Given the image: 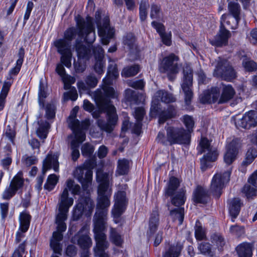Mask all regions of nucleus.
<instances>
[{
    "instance_id": "nucleus-1",
    "label": "nucleus",
    "mask_w": 257,
    "mask_h": 257,
    "mask_svg": "<svg viewBox=\"0 0 257 257\" xmlns=\"http://www.w3.org/2000/svg\"><path fill=\"white\" fill-rule=\"evenodd\" d=\"M109 186H99L96 212L94 215L93 229L96 245L93 250L95 256L109 257L105 252L108 246L106 235L104 233L107 219L108 209L110 205L111 189L107 192Z\"/></svg>"
},
{
    "instance_id": "nucleus-2",
    "label": "nucleus",
    "mask_w": 257,
    "mask_h": 257,
    "mask_svg": "<svg viewBox=\"0 0 257 257\" xmlns=\"http://www.w3.org/2000/svg\"><path fill=\"white\" fill-rule=\"evenodd\" d=\"M118 76L116 64L114 63L110 64L108 67L107 77L103 79L102 89L106 97L101 98L99 102L100 109L106 113L107 121L101 119L97 121L100 128L108 133L113 131L118 119L116 109L110 100V98L117 97V93L110 86L113 79H116Z\"/></svg>"
},
{
    "instance_id": "nucleus-3",
    "label": "nucleus",
    "mask_w": 257,
    "mask_h": 257,
    "mask_svg": "<svg viewBox=\"0 0 257 257\" xmlns=\"http://www.w3.org/2000/svg\"><path fill=\"white\" fill-rule=\"evenodd\" d=\"M240 147V141L237 138L233 139L226 147V152L224 155V161L227 168L214 175L210 185V192L217 198L220 197L222 189L230 180L232 171L231 164L236 159Z\"/></svg>"
},
{
    "instance_id": "nucleus-4",
    "label": "nucleus",
    "mask_w": 257,
    "mask_h": 257,
    "mask_svg": "<svg viewBox=\"0 0 257 257\" xmlns=\"http://www.w3.org/2000/svg\"><path fill=\"white\" fill-rule=\"evenodd\" d=\"M77 28L74 27L67 29L64 34V39L69 42L78 35L80 39H84L86 43L92 44L95 40L96 35L93 19L87 16L85 19L78 16L76 18Z\"/></svg>"
},
{
    "instance_id": "nucleus-5",
    "label": "nucleus",
    "mask_w": 257,
    "mask_h": 257,
    "mask_svg": "<svg viewBox=\"0 0 257 257\" xmlns=\"http://www.w3.org/2000/svg\"><path fill=\"white\" fill-rule=\"evenodd\" d=\"M165 130L166 136L162 132L158 133L156 138L158 143L164 146L190 144L191 135L183 127L169 126L165 127Z\"/></svg>"
},
{
    "instance_id": "nucleus-6",
    "label": "nucleus",
    "mask_w": 257,
    "mask_h": 257,
    "mask_svg": "<svg viewBox=\"0 0 257 257\" xmlns=\"http://www.w3.org/2000/svg\"><path fill=\"white\" fill-rule=\"evenodd\" d=\"M95 166V161L89 159L82 165L77 167L73 172L74 177L82 184L84 189H87L91 185L92 169Z\"/></svg>"
},
{
    "instance_id": "nucleus-7",
    "label": "nucleus",
    "mask_w": 257,
    "mask_h": 257,
    "mask_svg": "<svg viewBox=\"0 0 257 257\" xmlns=\"http://www.w3.org/2000/svg\"><path fill=\"white\" fill-rule=\"evenodd\" d=\"M179 57L174 53L164 57L159 64L160 72L166 73L167 77L170 81H173L179 73V66L178 62Z\"/></svg>"
},
{
    "instance_id": "nucleus-8",
    "label": "nucleus",
    "mask_w": 257,
    "mask_h": 257,
    "mask_svg": "<svg viewBox=\"0 0 257 257\" xmlns=\"http://www.w3.org/2000/svg\"><path fill=\"white\" fill-rule=\"evenodd\" d=\"M67 218V214L64 213L58 212L56 216L55 222L57 225V231L53 232L50 241V246L55 253H60L62 249L60 241L63 238L62 232L65 231L67 228L65 223Z\"/></svg>"
},
{
    "instance_id": "nucleus-9",
    "label": "nucleus",
    "mask_w": 257,
    "mask_h": 257,
    "mask_svg": "<svg viewBox=\"0 0 257 257\" xmlns=\"http://www.w3.org/2000/svg\"><path fill=\"white\" fill-rule=\"evenodd\" d=\"M213 75L223 80L230 81L236 78V73L229 61L218 58Z\"/></svg>"
},
{
    "instance_id": "nucleus-10",
    "label": "nucleus",
    "mask_w": 257,
    "mask_h": 257,
    "mask_svg": "<svg viewBox=\"0 0 257 257\" xmlns=\"http://www.w3.org/2000/svg\"><path fill=\"white\" fill-rule=\"evenodd\" d=\"M183 80L181 84V88L184 94V100L187 105L191 103L193 97L192 90L193 87V70L188 65L183 68Z\"/></svg>"
},
{
    "instance_id": "nucleus-11",
    "label": "nucleus",
    "mask_w": 257,
    "mask_h": 257,
    "mask_svg": "<svg viewBox=\"0 0 257 257\" xmlns=\"http://www.w3.org/2000/svg\"><path fill=\"white\" fill-rule=\"evenodd\" d=\"M200 154L207 152L200 160L201 169L204 171L209 166L208 163L215 161L218 157V153L211 147L209 141L205 138H202L199 143Z\"/></svg>"
},
{
    "instance_id": "nucleus-12",
    "label": "nucleus",
    "mask_w": 257,
    "mask_h": 257,
    "mask_svg": "<svg viewBox=\"0 0 257 257\" xmlns=\"http://www.w3.org/2000/svg\"><path fill=\"white\" fill-rule=\"evenodd\" d=\"M54 45L57 48V52L61 55V63L66 67L70 68L71 66L72 56L71 43L64 38L59 39L54 42Z\"/></svg>"
},
{
    "instance_id": "nucleus-13",
    "label": "nucleus",
    "mask_w": 257,
    "mask_h": 257,
    "mask_svg": "<svg viewBox=\"0 0 257 257\" xmlns=\"http://www.w3.org/2000/svg\"><path fill=\"white\" fill-rule=\"evenodd\" d=\"M96 25L98 29V34L101 38V41L103 45H108L110 40L114 35V30L111 28L109 24V19L108 17H105L102 20H98L96 17Z\"/></svg>"
},
{
    "instance_id": "nucleus-14",
    "label": "nucleus",
    "mask_w": 257,
    "mask_h": 257,
    "mask_svg": "<svg viewBox=\"0 0 257 257\" xmlns=\"http://www.w3.org/2000/svg\"><path fill=\"white\" fill-rule=\"evenodd\" d=\"M94 204L89 197L82 198L79 199V203L76 205L73 214L74 220L79 219L83 212L86 216H89L94 209Z\"/></svg>"
},
{
    "instance_id": "nucleus-15",
    "label": "nucleus",
    "mask_w": 257,
    "mask_h": 257,
    "mask_svg": "<svg viewBox=\"0 0 257 257\" xmlns=\"http://www.w3.org/2000/svg\"><path fill=\"white\" fill-rule=\"evenodd\" d=\"M24 184V180L22 172H18L11 180L10 185L3 193L2 197L5 200H10L21 189Z\"/></svg>"
},
{
    "instance_id": "nucleus-16",
    "label": "nucleus",
    "mask_w": 257,
    "mask_h": 257,
    "mask_svg": "<svg viewBox=\"0 0 257 257\" xmlns=\"http://www.w3.org/2000/svg\"><path fill=\"white\" fill-rule=\"evenodd\" d=\"M89 227L88 225H85L73 237L72 241L74 243L77 241V244L81 248L86 249L92 245V240L89 236Z\"/></svg>"
},
{
    "instance_id": "nucleus-17",
    "label": "nucleus",
    "mask_w": 257,
    "mask_h": 257,
    "mask_svg": "<svg viewBox=\"0 0 257 257\" xmlns=\"http://www.w3.org/2000/svg\"><path fill=\"white\" fill-rule=\"evenodd\" d=\"M227 17V16L226 14H223L221 16L220 21L221 26L219 32L214 39L211 41L212 44L217 47L226 45L228 42V39L230 37L229 31L225 29L223 26Z\"/></svg>"
},
{
    "instance_id": "nucleus-18",
    "label": "nucleus",
    "mask_w": 257,
    "mask_h": 257,
    "mask_svg": "<svg viewBox=\"0 0 257 257\" xmlns=\"http://www.w3.org/2000/svg\"><path fill=\"white\" fill-rule=\"evenodd\" d=\"M236 125L245 129H249L257 125V111L250 110L245 112L242 118L236 122Z\"/></svg>"
},
{
    "instance_id": "nucleus-19",
    "label": "nucleus",
    "mask_w": 257,
    "mask_h": 257,
    "mask_svg": "<svg viewBox=\"0 0 257 257\" xmlns=\"http://www.w3.org/2000/svg\"><path fill=\"white\" fill-rule=\"evenodd\" d=\"M73 199L69 197L67 188H64L62 193L60 194L58 203V212L68 214L69 208L73 204Z\"/></svg>"
},
{
    "instance_id": "nucleus-20",
    "label": "nucleus",
    "mask_w": 257,
    "mask_h": 257,
    "mask_svg": "<svg viewBox=\"0 0 257 257\" xmlns=\"http://www.w3.org/2000/svg\"><path fill=\"white\" fill-rule=\"evenodd\" d=\"M227 1L229 14L234 18L235 21L234 25L230 26V28L235 29L241 19V8L237 0H227Z\"/></svg>"
},
{
    "instance_id": "nucleus-21",
    "label": "nucleus",
    "mask_w": 257,
    "mask_h": 257,
    "mask_svg": "<svg viewBox=\"0 0 257 257\" xmlns=\"http://www.w3.org/2000/svg\"><path fill=\"white\" fill-rule=\"evenodd\" d=\"M59 164L58 162V156L52 153H48L46 158L43 162L42 173L44 175L51 169H53L55 172L59 171Z\"/></svg>"
},
{
    "instance_id": "nucleus-22",
    "label": "nucleus",
    "mask_w": 257,
    "mask_h": 257,
    "mask_svg": "<svg viewBox=\"0 0 257 257\" xmlns=\"http://www.w3.org/2000/svg\"><path fill=\"white\" fill-rule=\"evenodd\" d=\"M177 116L176 106L170 105L167 109L158 112V122L160 124L164 123L167 120L176 117Z\"/></svg>"
},
{
    "instance_id": "nucleus-23",
    "label": "nucleus",
    "mask_w": 257,
    "mask_h": 257,
    "mask_svg": "<svg viewBox=\"0 0 257 257\" xmlns=\"http://www.w3.org/2000/svg\"><path fill=\"white\" fill-rule=\"evenodd\" d=\"M193 199L196 203H207L209 200L208 191L200 186H198L194 191Z\"/></svg>"
},
{
    "instance_id": "nucleus-24",
    "label": "nucleus",
    "mask_w": 257,
    "mask_h": 257,
    "mask_svg": "<svg viewBox=\"0 0 257 257\" xmlns=\"http://www.w3.org/2000/svg\"><path fill=\"white\" fill-rule=\"evenodd\" d=\"M75 48L79 59L88 60L91 54L90 49L85 46L81 40L77 39L75 41Z\"/></svg>"
},
{
    "instance_id": "nucleus-25",
    "label": "nucleus",
    "mask_w": 257,
    "mask_h": 257,
    "mask_svg": "<svg viewBox=\"0 0 257 257\" xmlns=\"http://www.w3.org/2000/svg\"><path fill=\"white\" fill-rule=\"evenodd\" d=\"M228 209L231 221H234L235 218L238 215L241 206L240 200L238 198H234L228 201Z\"/></svg>"
},
{
    "instance_id": "nucleus-26",
    "label": "nucleus",
    "mask_w": 257,
    "mask_h": 257,
    "mask_svg": "<svg viewBox=\"0 0 257 257\" xmlns=\"http://www.w3.org/2000/svg\"><path fill=\"white\" fill-rule=\"evenodd\" d=\"M220 91L218 87L212 88L208 94H204L201 96L200 99L202 103H218L220 98Z\"/></svg>"
},
{
    "instance_id": "nucleus-27",
    "label": "nucleus",
    "mask_w": 257,
    "mask_h": 257,
    "mask_svg": "<svg viewBox=\"0 0 257 257\" xmlns=\"http://www.w3.org/2000/svg\"><path fill=\"white\" fill-rule=\"evenodd\" d=\"M253 249V243L243 242L236 247V251L239 257H251Z\"/></svg>"
},
{
    "instance_id": "nucleus-28",
    "label": "nucleus",
    "mask_w": 257,
    "mask_h": 257,
    "mask_svg": "<svg viewBox=\"0 0 257 257\" xmlns=\"http://www.w3.org/2000/svg\"><path fill=\"white\" fill-rule=\"evenodd\" d=\"M235 93L234 89L230 85L223 86L218 104H222L228 102L233 97Z\"/></svg>"
},
{
    "instance_id": "nucleus-29",
    "label": "nucleus",
    "mask_w": 257,
    "mask_h": 257,
    "mask_svg": "<svg viewBox=\"0 0 257 257\" xmlns=\"http://www.w3.org/2000/svg\"><path fill=\"white\" fill-rule=\"evenodd\" d=\"M238 56L240 59L243 58L242 64L246 71L252 72L257 70L256 63L250 58H247L244 51H239Z\"/></svg>"
},
{
    "instance_id": "nucleus-30",
    "label": "nucleus",
    "mask_w": 257,
    "mask_h": 257,
    "mask_svg": "<svg viewBox=\"0 0 257 257\" xmlns=\"http://www.w3.org/2000/svg\"><path fill=\"white\" fill-rule=\"evenodd\" d=\"M154 97L157 100V101H161L166 103L174 102L176 101V99L174 95L165 90H159L156 92Z\"/></svg>"
},
{
    "instance_id": "nucleus-31",
    "label": "nucleus",
    "mask_w": 257,
    "mask_h": 257,
    "mask_svg": "<svg viewBox=\"0 0 257 257\" xmlns=\"http://www.w3.org/2000/svg\"><path fill=\"white\" fill-rule=\"evenodd\" d=\"M180 186V181L178 178L171 177L170 178L167 186L165 189V195L166 196H172Z\"/></svg>"
},
{
    "instance_id": "nucleus-32",
    "label": "nucleus",
    "mask_w": 257,
    "mask_h": 257,
    "mask_svg": "<svg viewBox=\"0 0 257 257\" xmlns=\"http://www.w3.org/2000/svg\"><path fill=\"white\" fill-rule=\"evenodd\" d=\"M31 220V216L28 212L25 211L21 212L19 216V230L27 232L29 228Z\"/></svg>"
},
{
    "instance_id": "nucleus-33",
    "label": "nucleus",
    "mask_w": 257,
    "mask_h": 257,
    "mask_svg": "<svg viewBox=\"0 0 257 257\" xmlns=\"http://www.w3.org/2000/svg\"><path fill=\"white\" fill-rule=\"evenodd\" d=\"M130 169V162L126 159H119L117 161L115 171L116 176H122L128 173Z\"/></svg>"
},
{
    "instance_id": "nucleus-34",
    "label": "nucleus",
    "mask_w": 257,
    "mask_h": 257,
    "mask_svg": "<svg viewBox=\"0 0 257 257\" xmlns=\"http://www.w3.org/2000/svg\"><path fill=\"white\" fill-rule=\"evenodd\" d=\"M159 225V214L157 211H153L149 221V227L148 235L150 237L157 230Z\"/></svg>"
},
{
    "instance_id": "nucleus-35",
    "label": "nucleus",
    "mask_w": 257,
    "mask_h": 257,
    "mask_svg": "<svg viewBox=\"0 0 257 257\" xmlns=\"http://www.w3.org/2000/svg\"><path fill=\"white\" fill-rule=\"evenodd\" d=\"M11 85L12 83L10 82L5 81L3 84L0 93V110H3L5 106L6 98L8 95Z\"/></svg>"
},
{
    "instance_id": "nucleus-36",
    "label": "nucleus",
    "mask_w": 257,
    "mask_h": 257,
    "mask_svg": "<svg viewBox=\"0 0 257 257\" xmlns=\"http://www.w3.org/2000/svg\"><path fill=\"white\" fill-rule=\"evenodd\" d=\"M182 248L178 245H171L166 248L163 257H179L181 254Z\"/></svg>"
},
{
    "instance_id": "nucleus-37",
    "label": "nucleus",
    "mask_w": 257,
    "mask_h": 257,
    "mask_svg": "<svg viewBox=\"0 0 257 257\" xmlns=\"http://www.w3.org/2000/svg\"><path fill=\"white\" fill-rule=\"evenodd\" d=\"M123 44L129 50L136 49L137 48L136 38L131 33H127L123 38Z\"/></svg>"
},
{
    "instance_id": "nucleus-38",
    "label": "nucleus",
    "mask_w": 257,
    "mask_h": 257,
    "mask_svg": "<svg viewBox=\"0 0 257 257\" xmlns=\"http://www.w3.org/2000/svg\"><path fill=\"white\" fill-rule=\"evenodd\" d=\"M38 124L39 126L37 131L38 136L40 138L45 139L47 137L50 124L48 121L43 120L38 121Z\"/></svg>"
},
{
    "instance_id": "nucleus-39",
    "label": "nucleus",
    "mask_w": 257,
    "mask_h": 257,
    "mask_svg": "<svg viewBox=\"0 0 257 257\" xmlns=\"http://www.w3.org/2000/svg\"><path fill=\"white\" fill-rule=\"evenodd\" d=\"M198 249L200 253L209 256V257H214V252L212 250L211 245L209 242H202L198 244Z\"/></svg>"
},
{
    "instance_id": "nucleus-40",
    "label": "nucleus",
    "mask_w": 257,
    "mask_h": 257,
    "mask_svg": "<svg viewBox=\"0 0 257 257\" xmlns=\"http://www.w3.org/2000/svg\"><path fill=\"white\" fill-rule=\"evenodd\" d=\"M185 200V192L184 190L181 189L172 198L171 202L174 206H180L184 205Z\"/></svg>"
},
{
    "instance_id": "nucleus-41",
    "label": "nucleus",
    "mask_w": 257,
    "mask_h": 257,
    "mask_svg": "<svg viewBox=\"0 0 257 257\" xmlns=\"http://www.w3.org/2000/svg\"><path fill=\"white\" fill-rule=\"evenodd\" d=\"M170 214L174 221L178 220L179 225L182 224L184 217V208L183 207H180L171 210Z\"/></svg>"
},
{
    "instance_id": "nucleus-42",
    "label": "nucleus",
    "mask_w": 257,
    "mask_h": 257,
    "mask_svg": "<svg viewBox=\"0 0 257 257\" xmlns=\"http://www.w3.org/2000/svg\"><path fill=\"white\" fill-rule=\"evenodd\" d=\"M70 128L73 131L75 135V138L72 141H75L76 143L80 145V144L85 140V133L83 131L80 130V124H79L78 127H70Z\"/></svg>"
},
{
    "instance_id": "nucleus-43",
    "label": "nucleus",
    "mask_w": 257,
    "mask_h": 257,
    "mask_svg": "<svg viewBox=\"0 0 257 257\" xmlns=\"http://www.w3.org/2000/svg\"><path fill=\"white\" fill-rule=\"evenodd\" d=\"M181 120L186 127V131L189 133V135H191L193 131L194 126V120L193 117L187 114L184 115L181 118Z\"/></svg>"
},
{
    "instance_id": "nucleus-44",
    "label": "nucleus",
    "mask_w": 257,
    "mask_h": 257,
    "mask_svg": "<svg viewBox=\"0 0 257 257\" xmlns=\"http://www.w3.org/2000/svg\"><path fill=\"white\" fill-rule=\"evenodd\" d=\"M109 239L116 246H120L123 242L121 235L117 232L116 229L113 227L110 228Z\"/></svg>"
},
{
    "instance_id": "nucleus-45",
    "label": "nucleus",
    "mask_w": 257,
    "mask_h": 257,
    "mask_svg": "<svg viewBox=\"0 0 257 257\" xmlns=\"http://www.w3.org/2000/svg\"><path fill=\"white\" fill-rule=\"evenodd\" d=\"M139 71V67L138 65L128 66L123 68L121 75L125 77H129L136 75Z\"/></svg>"
},
{
    "instance_id": "nucleus-46",
    "label": "nucleus",
    "mask_w": 257,
    "mask_h": 257,
    "mask_svg": "<svg viewBox=\"0 0 257 257\" xmlns=\"http://www.w3.org/2000/svg\"><path fill=\"white\" fill-rule=\"evenodd\" d=\"M79 109L78 106H75L73 108L71 112V114L69 117L68 123L69 127H78L80 124V121L76 119V113Z\"/></svg>"
},
{
    "instance_id": "nucleus-47",
    "label": "nucleus",
    "mask_w": 257,
    "mask_h": 257,
    "mask_svg": "<svg viewBox=\"0 0 257 257\" xmlns=\"http://www.w3.org/2000/svg\"><path fill=\"white\" fill-rule=\"evenodd\" d=\"M199 221H197L195 227V235L197 240H202L206 239L205 230L200 224Z\"/></svg>"
},
{
    "instance_id": "nucleus-48",
    "label": "nucleus",
    "mask_w": 257,
    "mask_h": 257,
    "mask_svg": "<svg viewBox=\"0 0 257 257\" xmlns=\"http://www.w3.org/2000/svg\"><path fill=\"white\" fill-rule=\"evenodd\" d=\"M58 181V178L55 174L49 175L44 185V188L48 191L52 190Z\"/></svg>"
},
{
    "instance_id": "nucleus-49",
    "label": "nucleus",
    "mask_w": 257,
    "mask_h": 257,
    "mask_svg": "<svg viewBox=\"0 0 257 257\" xmlns=\"http://www.w3.org/2000/svg\"><path fill=\"white\" fill-rule=\"evenodd\" d=\"M47 96V93L45 91V88L42 81L40 82L39 90L38 93L39 103L42 108H44V100Z\"/></svg>"
},
{
    "instance_id": "nucleus-50",
    "label": "nucleus",
    "mask_w": 257,
    "mask_h": 257,
    "mask_svg": "<svg viewBox=\"0 0 257 257\" xmlns=\"http://www.w3.org/2000/svg\"><path fill=\"white\" fill-rule=\"evenodd\" d=\"M80 145L76 143L75 141H72L70 144V149L71 150V158L73 161H76L80 157L79 148Z\"/></svg>"
},
{
    "instance_id": "nucleus-51",
    "label": "nucleus",
    "mask_w": 257,
    "mask_h": 257,
    "mask_svg": "<svg viewBox=\"0 0 257 257\" xmlns=\"http://www.w3.org/2000/svg\"><path fill=\"white\" fill-rule=\"evenodd\" d=\"M257 191V187L252 186L248 183L245 184L242 188V192L243 193L247 198L256 195Z\"/></svg>"
},
{
    "instance_id": "nucleus-52",
    "label": "nucleus",
    "mask_w": 257,
    "mask_h": 257,
    "mask_svg": "<svg viewBox=\"0 0 257 257\" xmlns=\"http://www.w3.org/2000/svg\"><path fill=\"white\" fill-rule=\"evenodd\" d=\"M5 136L13 144H15V139L16 135V132L14 126L8 125L5 133Z\"/></svg>"
},
{
    "instance_id": "nucleus-53",
    "label": "nucleus",
    "mask_w": 257,
    "mask_h": 257,
    "mask_svg": "<svg viewBox=\"0 0 257 257\" xmlns=\"http://www.w3.org/2000/svg\"><path fill=\"white\" fill-rule=\"evenodd\" d=\"M66 187L67 190L71 191L73 194H78L80 192V187L79 185L75 184L74 181L72 179H68L66 182Z\"/></svg>"
},
{
    "instance_id": "nucleus-54",
    "label": "nucleus",
    "mask_w": 257,
    "mask_h": 257,
    "mask_svg": "<svg viewBox=\"0 0 257 257\" xmlns=\"http://www.w3.org/2000/svg\"><path fill=\"white\" fill-rule=\"evenodd\" d=\"M125 205L114 203L112 210V214L114 218L117 219L121 215L125 210Z\"/></svg>"
},
{
    "instance_id": "nucleus-55",
    "label": "nucleus",
    "mask_w": 257,
    "mask_h": 257,
    "mask_svg": "<svg viewBox=\"0 0 257 257\" xmlns=\"http://www.w3.org/2000/svg\"><path fill=\"white\" fill-rule=\"evenodd\" d=\"M211 241L212 243H215L219 248L220 249L221 247L225 244V241L223 237L218 234H213L211 237Z\"/></svg>"
},
{
    "instance_id": "nucleus-56",
    "label": "nucleus",
    "mask_w": 257,
    "mask_h": 257,
    "mask_svg": "<svg viewBox=\"0 0 257 257\" xmlns=\"http://www.w3.org/2000/svg\"><path fill=\"white\" fill-rule=\"evenodd\" d=\"M85 82L89 88H94L97 84L98 79L93 74H90L86 76Z\"/></svg>"
},
{
    "instance_id": "nucleus-57",
    "label": "nucleus",
    "mask_w": 257,
    "mask_h": 257,
    "mask_svg": "<svg viewBox=\"0 0 257 257\" xmlns=\"http://www.w3.org/2000/svg\"><path fill=\"white\" fill-rule=\"evenodd\" d=\"M69 89V91L64 93V99L65 100H68V99H71L73 101L76 100L78 97L77 90L74 87H71V89Z\"/></svg>"
},
{
    "instance_id": "nucleus-58",
    "label": "nucleus",
    "mask_w": 257,
    "mask_h": 257,
    "mask_svg": "<svg viewBox=\"0 0 257 257\" xmlns=\"http://www.w3.org/2000/svg\"><path fill=\"white\" fill-rule=\"evenodd\" d=\"M161 13V7L156 4H153L151 8L150 17L152 19H159Z\"/></svg>"
},
{
    "instance_id": "nucleus-59",
    "label": "nucleus",
    "mask_w": 257,
    "mask_h": 257,
    "mask_svg": "<svg viewBox=\"0 0 257 257\" xmlns=\"http://www.w3.org/2000/svg\"><path fill=\"white\" fill-rule=\"evenodd\" d=\"M256 156V152L253 149H249L246 154L245 160L243 161L242 164L244 165L250 164Z\"/></svg>"
},
{
    "instance_id": "nucleus-60",
    "label": "nucleus",
    "mask_w": 257,
    "mask_h": 257,
    "mask_svg": "<svg viewBox=\"0 0 257 257\" xmlns=\"http://www.w3.org/2000/svg\"><path fill=\"white\" fill-rule=\"evenodd\" d=\"M94 70L98 74L101 75L104 72V61L103 59H95Z\"/></svg>"
},
{
    "instance_id": "nucleus-61",
    "label": "nucleus",
    "mask_w": 257,
    "mask_h": 257,
    "mask_svg": "<svg viewBox=\"0 0 257 257\" xmlns=\"http://www.w3.org/2000/svg\"><path fill=\"white\" fill-rule=\"evenodd\" d=\"M26 241L20 244L11 257H23L25 253Z\"/></svg>"
},
{
    "instance_id": "nucleus-62",
    "label": "nucleus",
    "mask_w": 257,
    "mask_h": 257,
    "mask_svg": "<svg viewBox=\"0 0 257 257\" xmlns=\"http://www.w3.org/2000/svg\"><path fill=\"white\" fill-rule=\"evenodd\" d=\"M93 152V147L88 143H85L82 146L81 152L82 155L84 157H90Z\"/></svg>"
},
{
    "instance_id": "nucleus-63",
    "label": "nucleus",
    "mask_w": 257,
    "mask_h": 257,
    "mask_svg": "<svg viewBox=\"0 0 257 257\" xmlns=\"http://www.w3.org/2000/svg\"><path fill=\"white\" fill-rule=\"evenodd\" d=\"M62 80L64 83V88L65 90L71 89V85L74 84L76 80L74 77L67 74L62 78Z\"/></svg>"
},
{
    "instance_id": "nucleus-64",
    "label": "nucleus",
    "mask_w": 257,
    "mask_h": 257,
    "mask_svg": "<svg viewBox=\"0 0 257 257\" xmlns=\"http://www.w3.org/2000/svg\"><path fill=\"white\" fill-rule=\"evenodd\" d=\"M230 232L234 235L240 237L244 233V228L243 226L234 225L230 226Z\"/></svg>"
}]
</instances>
